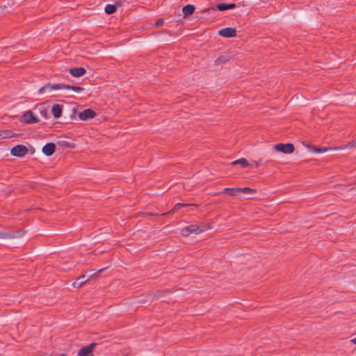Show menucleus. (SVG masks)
<instances>
[{
    "mask_svg": "<svg viewBox=\"0 0 356 356\" xmlns=\"http://www.w3.org/2000/svg\"><path fill=\"white\" fill-rule=\"evenodd\" d=\"M312 151L316 153H324L330 150H335L334 147H311Z\"/></svg>",
    "mask_w": 356,
    "mask_h": 356,
    "instance_id": "obj_17",
    "label": "nucleus"
},
{
    "mask_svg": "<svg viewBox=\"0 0 356 356\" xmlns=\"http://www.w3.org/2000/svg\"><path fill=\"white\" fill-rule=\"evenodd\" d=\"M190 204H183V203H177L175 205L173 209H172V212H176L179 211L181 207L189 206Z\"/></svg>",
    "mask_w": 356,
    "mask_h": 356,
    "instance_id": "obj_22",
    "label": "nucleus"
},
{
    "mask_svg": "<svg viewBox=\"0 0 356 356\" xmlns=\"http://www.w3.org/2000/svg\"><path fill=\"white\" fill-rule=\"evenodd\" d=\"M105 12L107 13V14H113L114 13L116 10H117V7L115 5H113V4H107L106 6H105Z\"/></svg>",
    "mask_w": 356,
    "mask_h": 356,
    "instance_id": "obj_20",
    "label": "nucleus"
},
{
    "mask_svg": "<svg viewBox=\"0 0 356 356\" xmlns=\"http://www.w3.org/2000/svg\"><path fill=\"white\" fill-rule=\"evenodd\" d=\"M28 153V148L24 145H17L13 147L10 154L17 157H23Z\"/></svg>",
    "mask_w": 356,
    "mask_h": 356,
    "instance_id": "obj_3",
    "label": "nucleus"
},
{
    "mask_svg": "<svg viewBox=\"0 0 356 356\" xmlns=\"http://www.w3.org/2000/svg\"><path fill=\"white\" fill-rule=\"evenodd\" d=\"M35 109H38L40 113V115L44 118V119H47L48 118V111L47 109L44 107L42 104H38V105H36L35 107Z\"/></svg>",
    "mask_w": 356,
    "mask_h": 356,
    "instance_id": "obj_15",
    "label": "nucleus"
},
{
    "mask_svg": "<svg viewBox=\"0 0 356 356\" xmlns=\"http://www.w3.org/2000/svg\"><path fill=\"white\" fill-rule=\"evenodd\" d=\"M65 89H71L74 92H81L84 90L83 88L79 86H72L70 85H66Z\"/></svg>",
    "mask_w": 356,
    "mask_h": 356,
    "instance_id": "obj_23",
    "label": "nucleus"
},
{
    "mask_svg": "<svg viewBox=\"0 0 356 356\" xmlns=\"http://www.w3.org/2000/svg\"><path fill=\"white\" fill-rule=\"evenodd\" d=\"M95 116L96 113L90 108L85 109L84 111L79 113V118L81 120H87L88 119H92Z\"/></svg>",
    "mask_w": 356,
    "mask_h": 356,
    "instance_id": "obj_6",
    "label": "nucleus"
},
{
    "mask_svg": "<svg viewBox=\"0 0 356 356\" xmlns=\"http://www.w3.org/2000/svg\"><path fill=\"white\" fill-rule=\"evenodd\" d=\"M355 146H356V140L348 143L347 145H346L344 146L334 147V149L335 150H341V149H346V148H352V147H354Z\"/></svg>",
    "mask_w": 356,
    "mask_h": 356,
    "instance_id": "obj_18",
    "label": "nucleus"
},
{
    "mask_svg": "<svg viewBox=\"0 0 356 356\" xmlns=\"http://www.w3.org/2000/svg\"><path fill=\"white\" fill-rule=\"evenodd\" d=\"M163 20L162 19H158V20L156 22V23H155V26H157V27H158V26H161V25H163Z\"/></svg>",
    "mask_w": 356,
    "mask_h": 356,
    "instance_id": "obj_27",
    "label": "nucleus"
},
{
    "mask_svg": "<svg viewBox=\"0 0 356 356\" xmlns=\"http://www.w3.org/2000/svg\"><path fill=\"white\" fill-rule=\"evenodd\" d=\"M56 150V145L53 143H49L42 147V153L47 156H51Z\"/></svg>",
    "mask_w": 356,
    "mask_h": 356,
    "instance_id": "obj_7",
    "label": "nucleus"
},
{
    "mask_svg": "<svg viewBox=\"0 0 356 356\" xmlns=\"http://www.w3.org/2000/svg\"><path fill=\"white\" fill-rule=\"evenodd\" d=\"M104 270V268H102V269L99 270L97 273H101V272H102Z\"/></svg>",
    "mask_w": 356,
    "mask_h": 356,
    "instance_id": "obj_31",
    "label": "nucleus"
},
{
    "mask_svg": "<svg viewBox=\"0 0 356 356\" xmlns=\"http://www.w3.org/2000/svg\"><path fill=\"white\" fill-rule=\"evenodd\" d=\"M236 30L233 27L224 28V38H234L236 35Z\"/></svg>",
    "mask_w": 356,
    "mask_h": 356,
    "instance_id": "obj_12",
    "label": "nucleus"
},
{
    "mask_svg": "<svg viewBox=\"0 0 356 356\" xmlns=\"http://www.w3.org/2000/svg\"><path fill=\"white\" fill-rule=\"evenodd\" d=\"M149 216H154L152 213H148Z\"/></svg>",
    "mask_w": 356,
    "mask_h": 356,
    "instance_id": "obj_32",
    "label": "nucleus"
},
{
    "mask_svg": "<svg viewBox=\"0 0 356 356\" xmlns=\"http://www.w3.org/2000/svg\"><path fill=\"white\" fill-rule=\"evenodd\" d=\"M49 90H58L65 89L66 85L63 83H47Z\"/></svg>",
    "mask_w": 356,
    "mask_h": 356,
    "instance_id": "obj_14",
    "label": "nucleus"
},
{
    "mask_svg": "<svg viewBox=\"0 0 356 356\" xmlns=\"http://www.w3.org/2000/svg\"><path fill=\"white\" fill-rule=\"evenodd\" d=\"M63 111V106L59 104H54L52 106L51 112L55 118H58L61 116Z\"/></svg>",
    "mask_w": 356,
    "mask_h": 356,
    "instance_id": "obj_11",
    "label": "nucleus"
},
{
    "mask_svg": "<svg viewBox=\"0 0 356 356\" xmlns=\"http://www.w3.org/2000/svg\"><path fill=\"white\" fill-rule=\"evenodd\" d=\"M195 8L192 4H188L183 7L182 12L184 13V17H187L189 15H191L195 12Z\"/></svg>",
    "mask_w": 356,
    "mask_h": 356,
    "instance_id": "obj_10",
    "label": "nucleus"
},
{
    "mask_svg": "<svg viewBox=\"0 0 356 356\" xmlns=\"http://www.w3.org/2000/svg\"><path fill=\"white\" fill-rule=\"evenodd\" d=\"M244 193L245 195H254L257 193V190L250 188H241L240 193Z\"/></svg>",
    "mask_w": 356,
    "mask_h": 356,
    "instance_id": "obj_19",
    "label": "nucleus"
},
{
    "mask_svg": "<svg viewBox=\"0 0 356 356\" xmlns=\"http://www.w3.org/2000/svg\"><path fill=\"white\" fill-rule=\"evenodd\" d=\"M202 232V230L199 227V226L196 225H191L184 227L181 229V234L184 236H188L191 233L199 234Z\"/></svg>",
    "mask_w": 356,
    "mask_h": 356,
    "instance_id": "obj_5",
    "label": "nucleus"
},
{
    "mask_svg": "<svg viewBox=\"0 0 356 356\" xmlns=\"http://www.w3.org/2000/svg\"><path fill=\"white\" fill-rule=\"evenodd\" d=\"M351 341H352L353 343L356 344V337H355V338H353V339H351Z\"/></svg>",
    "mask_w": 356,
    "mask_h": 356,
    "instance_id": "obj_30",
    "label": "nucleus"
},
{
    "mask_svg": "<svg viewBox=\"0 0 356 356\" xmlns=\"http://www.w3.org/2000/svg\"><path fill=\"white\" fill-rule=\"evenodd\" d=\"M20 122L22 123L31 124L37 123L40 121L38 115H35L31 111H26L21 117Z\"/></svg>",
    "mask_w": 356,
    "mask_h": 356,
    "instance_id": "obj_1",
    "label": "nucleus"
},
{
    "mask_svg": "<svg viewBox=\"0 0 356 356\" xmlns=\"http://www.w3.org/2000/svg\"><path fill=\"white\" fill-rule=\"evenodd\" d=\"M218 34L222 36V29L218 31Z\"/></svg>",
    "mask_w": 356,
    "mask_h": 356,
    "instance_id": "obj_29",
    "label": "nucleus"
},
{
    "mask_svg": "<svg viewBox=\"0 0 356 356\" xmlns=\"http://www.w3.org/2000/svg\"><path fill=\"white\" fill-rule=\"evenodd\" d=\"M241 188H225L224 193H227L231 196H235L240 193Z\"/></svg>",
    "mask_w": 356,
    "mask_h": 356,
    "instance_id": "obj_16",
    "label": "nucleus"
},
{
    "mask_svg": "<svg viewBox=\"0 0 356 356\" xmlns=\"http://www.w3.org/2000/svg\"><path fill=\"white\" fill-rule=\"evenodd\" d=\"M95 346H96L95 343H92L89 344L88 346L82 347L78 351V355L79 356H94L93 350H94Z\"/></svg>",
    "mask_w": 356,
    "mask_h": 356,
    "instance_id": "obj_4",
    "label": "nucleus"
},
{
    "mask_svg": "<svg viewBox=\"0 0 356 356\" xmlns=\"http://www.w3.org/2000/svg\"><path fill=\"white\" fill-rule=\"evenodd\" d=\"M14 236L10 233H6L0 232V238L6 239V238H11Z\"/></svg>",
    "mask_w": 356,
    "mask_h": 356,
    "instance_id": "obj_24",
    "label": "nucleus"
},
{
    "mask_svg": "<svg viewBox=\"0 0 356 356\" xmlns=\"http://www.w3.org/2000/svg\"><path fill=\"white\" fill-rule=\"evenodd\" d=\"M274 149L284 154H291L294 151V146L292 143H279L274 146Z\"/></svg>",
    "mask_w": 356,
    "mask_h": 356,
    "instance_id": "obj_2",
    "label": "nucleus"
},
{
    "mask_svg": "<svg viewBox=\"0 0 356 356\" xmlns=\"http://www.w3.org/2000/svg\"><path fill=\"white\" fill-rule=\"evenodd\" d=\"M92 275H91L90 277H86L85 275H83L80 277H79L76 280L73 282L72 286L75 288H79L81 287L84 283L87 282L90 278H91Z\"/></svg>",
    "mask_w": 356,
    "mask_h": 356,
    "instance_id": "obj_9",
    "label": "nucleus"
},
{
    "mask_svg": "<svg viewBox=\"0 0 356 356\" xmlns=\"http://www.w3.org/2000/svg\"><path fill=\"white\" fill-rule=\"evenodd\" d=\"M236 6L235 3H224V10L227 9H232Z\"/></svg>",
    "mask_w": 356,
    "mask_h": 356,
    "instance_id": "obj_25",
    "label": "nucleus"
},
{
    "mask_svg": "<svg viewBox=\"0 0 356 356\" xmlns=\"http://www.w3.org/2000/svg\"><path fill=\"white\" fill-rule=\"evenodd\" d=\"M217 8L219 10L222 11V3H218Z\"/></svg>",
    "mask_w": 356,
    "mask_h": 356,
    "instance_id": "obj_28",
    "label": "nucleus"
},
{
    "mask_svg": "<svg viewBox=\"0 0 356 356\" xmlns=\"http://www.w3.org/2000/svg\"><path fill=\"white\" fill-rule=\"evenodd\" d=\"M18 134L13 133L10 130L0 131V140L10 138L17 136Z\"/></svg>",
    "mask_w": 356,
    "mask_h": 356,
    "instance_id": "obj_13",
    "label": "nucleus"
},
{
    "mask_svg": "<svg viewBox=\"0 0 356 356\" xmlns=\"http://www.w3.org/2000/svg\"><path fill=\"white\" fill-rule=\"evenodd\" d=\"M60 356H66V355L63 354V355H60Z\"/></svg>",
    "mask_w": 356,
    "mask_h": 356,
    "instance_id": "obj_33",
    "label": "nucleus"
},
{
    "mask_svg": "<svg viewBox=\"0 0 356 356\" xmlns=\"http://www.w3.org/2000/svg\"><path fill=\"white\" fill-rule=\"evenodd\" d=\"M69 72L70 73V74L72 76H73L74 77H80V76H83L86 74V70L83 67H73V68H70L69 70Z\"/></svg>",
    "mask_w": 356,
    "mask_h": 356,
    "instance_id": "obj_8",
    "label": "nucleus"
},
{
    "mask_svg": "<svg viewBox=\"0 0 356 356\" xmlns=\"http://www.w3.org/2000/svg\"><path fill=\"white\" fill-rule=\"evenodd\" d=\"M47 90H49V89H48V86H47V83H46L44 86L41 87V88L38 90V93H40V94L43 93V92H44Z\"/></svg>",
    "mask_w": 356,
    "mask_h": 356,
    "instance_id": "obj_26",
    "label": "nucleus"
},
{
    "mask_svg": "<svg viewBox=\"0 0 356 356\" xmlns=\"http://www.w3.org/2000/svg\"><path fill=\"white\" fill-rule=\"evenodd\" d=\"M241 165L242 167L245 168L248 165V162L245 159H240L232 163V165Z\"/></svg>",
    "mask_w": 356,
    "mask_h": 356,
    "instance_id": "obj_21",
    "label": "nucleus"
}]
</instances>
